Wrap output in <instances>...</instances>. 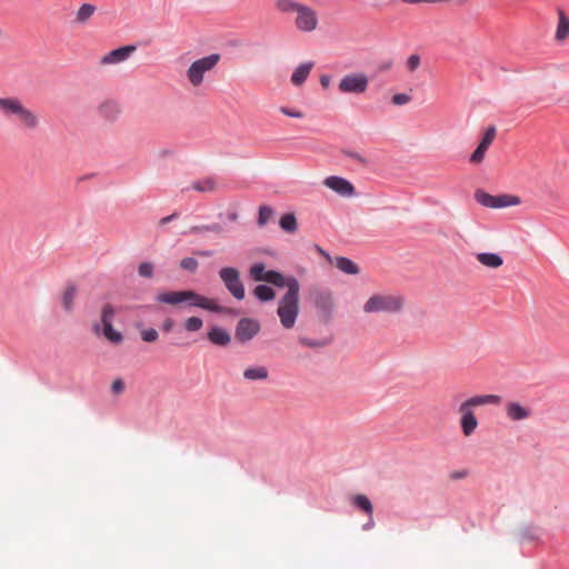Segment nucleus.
Instances as JSON below:
<instances>
[{"label":"nucleus","mask_w":569,"mask_h":569,"mask_svg":"<svg viewBox=\"0 0 569 569\" xmlns=\"http://www.w3.org/2000/svg\"><path fill=\"white\" fill-rule=\"evenodd\" d=\"M77 293V287L73 283L67 286L62 293V307L66 311H71L73 308V300Z\"/></svg>","instance_id":"obj_26"},{"label":"nucleus","mask_w":569,"mask_h":569,"mask_svg":"<svg viewBox=\"0 0 569 569\" xmlns=\"http://www.w3.org/2000/svg\"><path fill=\"white\" fill-rule=\"evenodd\" d=\"M156 301L167 305H180L186 302L190 307H197L226 316H237L239 313L237 309L220 306L217 300L204 297L193 290L160 292L156 296Z\"/></svg>","instance_id":"obj_1"},{"label":"nucleus","mask_w":569,"mask_h":569,"mask_svg":"<svg viewBox=\"0 0 569 569\" xmlns=\"http://www.w3.org/2000/svg\"><path fill=\"white\" fill-rule=\"evenodd\" d=\"M269 377L264 366L249 367L243 371V378L249 381L266 380Z\"/></svg>","instance_id":"obj_20"},{"label":"nucleus","mask_w":569,"mask_h":569,"mask_svg":"<svg viewBox=\"0 0 569 569\" xmlns=\"http://www.w3.org/2000/svg\"><path fill=\"white\" fill-rule=\"evenodd\" d=\"M267 272L262 262H256L249 269V276L253 281H266Z\"/></svg>","instance_id":"obj_27"},{"label":"nucleus","mask_w":569,"mask_h":569,"mask_svg":"<svg viewBox=\"0 0 569 569\" xmlns=\"http://www.w3.org/2000/svg\"><path fill=\"white\" fill-rule=\"evenodd\" d=\"M487 152V149L482 146L478 144L476 150L470 156V162L472 163H480L485 159V154Z\"/></svg>","instance_id":"obj_41"},{"label":"nucleus","mask_w":569,"mask_h":569,"mask_svg":"<svg viewBox=\"0 0 569 569\" xmlns=\"http://www.w3.org/2000/svg\"><path fill=\"white\" fill-rule=\"evenodd\" d=\"M316 247V250L322 256L325 257L328 261H331V257L330 254L325 251L321 247H319L318 244L315 246Z\"/></svg>","instance_id":"obj_52"},{"label":"nucleus","mask_w":569,"mask_h":569,"mask_svg":"<svg viewBox=\"0 0 569 569\" xmlns=\"http://www.w3.org/2000/svg\"><path fill=\"white\" fill-rule=\"evenodd\" d=\"M177 217H178V213H177V212H174V213H172V214H170V216L163 217V218L160 220V224H162V226H163V224H167V223H169L170 221H172L173 219H176Z\"/></svg>","instance_id":"obj_51"},{"label":"nucleus","mask_w":569,"mask_h":569,"mask_svg":"<svg viewBox=\"0 0 569 569\" xmlns=\"http://www.w3.org/2000/svg\"><path fill=\"white\" fill-rule=\"evenodd\" d=\"M506 415L513 421L525 420L530 417V410L519 402H508L506 406Z\"/></svg>","instance_id":"obj_17"},{"label":"nucleus","mask_w":569,"mask_h":569,"mask_svg":"<svg viewBox=\"0 0 569 569\" xmlns=\"http://www.w3.org/2000/svg\"><path fill=\"white\" fill-rule=\"evenodd\" d=\"M203 326V321L199 317H189L186 319L183 327L189 332L199 331Z\"/></svg>","instance_id":"obj_35"},{"label":"nucleus","mask_w":569,"mask_h":569,"mask_svg":"<svg viewBox=\"0 0 569 569\" xmlns=\"http://www.w3.org/2000/svg\"><path fill=\"white\" fill-rule=\"evenodd\" d=\"M331 78L329 74H322L320 77V84L322 88L327 89L330 84Z\"/></svg>","instance_id":"obj_50"},{"label":"nucleus","mask_w":569,"mask_h":569,"mask_svg":"<svg viewBox=\"0 0 569 569\" xmlns=\"http://www.w3.org/2000/svg\"><path fill=\"white\" fill-rule=\"evenodd\" d=\"M323 183L342 197H352L356 193L353 184L349 180L339 176L327 177Z\"/></svg>","instance_id":"obj_13"},{"label":"nucleus","mask_w":569,"mask_h":569,"mask_svg":"<svg viewBox=\"0 0 569 569\" xmlns=\"http://www.w3.org/2000/svg\"><path fill=\"white\" fill-rule=\"evenodd\" d=\"M99 112L104 119L114 120L120 113V108L114 101H106L100 104Z\"/></svg>","instance_id":"obj_22"},{"label":"nucleus","mask_w":569,"mask_h":569,"mask_svg":"<svg viewBox=\"0 0 569 569\" xmlns=\"http://www.w3.org/2000/svg\"><path fill=\"white\" fill-rule=\"evenodd\" d=\"M159 335L154 328H148L141 331V339L144 342H153L158 339Z\"/></svg>","instance_id":"obj_42"},{"label":"nucleus","mask_w":569,"mask_h":569,"mask_svg":"<svg viewBox=\"0 0 569 569\" xmlns=\"http://www.w3.org/2000/svg\"><path fill=\"white\" fill-rule=\"evenodd\" d=\"M253 295L258 300H260L262 302L271 301L276 297L274 290L267 284H258L253 289Z\"/></svg>","instance_id":"obj_25"},{"label":"nucleus","mask_w":569,"mask_h":569,"mask_svg":"<svg viewBox=\"0 0 569 569\" xmlns=\"http://www.w3.org/2000/svg\"><path fill=\"white\" fill-rule=\"evenodd\" d=\"M280 112L283 113L287 117H290V118H302L303 117L301 111L291 110V109H289L287 107H281L280 108Z\"/></svg>","instance_id":"obj_47"},{"label":"nucleus","mask_w":569,"mask_h":569,"mask_svg":"<svg viewBox=\"0 0 569 569\" xmlns=\"http://www.w3.org/2000/svg\"><path fill=\"white\" fill-rule=\"evenodd\" d=\"M221 59L219 53H211L193 61L187 70V78L193 87H199L204 79V73L217 67Z\"/></svg>","instance_id":"obj_7"},{"label":"nucleus","mask_w":569,"mask_h":569,"mask_svg":"<svg viewBox=\"0 0 569 569\" xmlns=\"http://www.w3.org/2000/svg\"><path fill=\"white\" fill-rule=\"evenodd\" d=\"M198 260L196 258H192V257H187V258H183L181 261H180V267L183 269V270H187L191 273L196 272V270L198 269Z\"/></svg>","instance_id":"obj_39"},{"label":"nucleus","mask_w":569,"mask_h":569,"mask_svg":"<svg viewBox=\"0 0 569 569\" xmlns=\"http://www.w3.org/2000/svg\"><path fill=\"white\" fill-rule=\"evenodd\" d=\"M496 137V127L490 126L486 129L479 144L488 150Z\"/></svg>","instance_id":"obj_36"},{"label":"nucleus","mask_w":569,"mask_h":569,"mask_svg":"<svg viewBox=\"0 0 569 569\" xmlns=\"http://www.w3.org/2000/svg\"><path fill=\"white\" fill-rule=\"evenodd\" d=\"M501 397L498 395H477L465 400L458 408L460 418V428L463 436L469 437L478 428V420L473 415V408L487 405H498Z\"/></svg>","instance_id":"obj_2"},{"label":"nucleus","mask_w":569,"mask_h":569,"mask_svg":"<svg viewBox=\"0 0 569 569\" xmlns=\"http://www.w3.org/2000/svg\"><path fill=\"white\" fill-rule=\"evenodd\" d=\"M478 261L489 268H499L502 266L503 260L498 253L481 252L477 254Z\"/></svg>","instance_id":"obj_19"},{"label":"nucleus","mask_w":569,"mask_h":569,"mask_svg":"<svg viewBox=\"0 0 569 569\" xmlns=\"http://www.w3.org/2000/svg\"><path fill=\"white\" fill-rule=\"evenodd\" d=\"M406 3L415 4V3H421L423 0H402Z\"/></svg>","instance_id":"obj_56"},{"label":"nucleus","mask_w":569,"mask_h":569,"mask_svg":"<svg viewBox=\"0 0 569 569\" xmlns=\"http://www.w3.org/2000/svg\"><path fill=\"white\" fill-rule=\"evenodd\" d=\"M273 216V209L269 206H260L257 223L260 227L266 226Z\"/></svg>","instance_id":"obj_31"},{"label":"nucleus","mask_w":569,"mask_h":569,"mask_svg":"<svg viewBox=\"0 0 569 569\" xmlns=\"http://www.w3.org/2000/svg\"><path fill=\"white\" fill-rule=\"evenodd\" d=\"M114 316V309L111 305H106L101 312V322L103 327L112 325V318Z\"/></svg>","instance_id":"obj_38"},{"label":"nucleus","mask_w":569,"mask_h":569,"mask_svg":"<svg viewBox=\"0 0 569 569\" xmlns=\"http://www.w3.org/2000/svg\"><path fill=\"white\" fill-rule=\"evenodd\" d=\"M411 97L407 93H396L392 96L391 101L396 106H403L410 102Z\"/></svg>","instance_id":"obj_43"},{"label":"nucleus","mask_w":569,"mask_h":569,"mask_svg":"<svg viewBox=\"0 0 569 569\" xmlns=\"http://www.w3.org/2000/svg\"><path fill=\"white\" fill-rule=\"evenodd\" d=\"M266 282L271 283L278 288H283L284 286L288 287V279H286L284 276L277 270H268Z\"/></svg>","instance_id":"obj_28"},{"label":"nucleus","mask_w":569,"mask_h":569,"mask_svg":"<svg viewBox=\"0 0 569 569\" xmlns=\"http://www.w3.org/2000/svg\"><path fill=\"white\" fill-rule=\"evenodd\" d=\"M103 336L111 341L112 343H121L123 341V336L121 332L113 329L112 325H107L103 327Z\"/></svg>","instance_id":"obj_32"},{"label":"nucleus","mask_w":569,"mask_h":569,"mask_svg":"<svg viewBox=\"0 0 569 569\" xmlns=\"http://www.w3.org/2000/svg\"><path fill=\"white\" fill-rule=\"evenodd\" d=\"M93 329H94V331H97V332H98V331H99V329H100V326H99L98 323H96V325L93 326Z\"/></svg>","instance_id":"obj_58"},{"label":"nucleus","mask_w":569,"mask_h":569,"mask_svg":"<svg viewBox=\"0 0 569 569\" xmlns=\"http://www.w3.org/2000/svg\"><path fill=\"white\" fill-rule=\"evenodd\" d=\"M0 113L6 119L14 121L21 129H33L36 126L34 113L18 98H0Z\"/></svg>","instance_id":"obj_4"},{"label":"nucleus","mask_w":569,"mask_h":569,"mask_svg":"<svg viewBox=\"0 0 569 569\" xmlns=\"http://www.w3.org/2000/svg\"><path fill=\"white\" fill-rule=\"evenodd\" d=\"M174 326V321L171 318H167L161 326L163 332H170Z\"/></svg>","instance_id":"obj_48"},{"label":"nucleus","mask_w":569,"mask_h":569,"mask_svg":"<svg viewBox=\"0 0 569 569\" xmlns=\"http://www.w3.org/2000/svg\"><path fill=\"white\" fill-rule=\"evenodd\" d=\"M475 199L481 206H483L486 208H492V209L513 207V206H518L520 203V199L517 196H512V194L492 196L483 190H477L475 192Z\"/></svg>","instance_id":"obj_10"},{"label":"nucleus","mask_w":569,"mask_h":569,"mask_svg":"<svg viewBox=\"0 0 569 569\" xmlns=\"http://www.w3.org/2000/svg\"><path fill=\"white\" fill-rule=\"evenodd\" d=\"M448 0H423V2H430V3H436V2H447Z\"/></svg>","instance_id":"obj_57"},{"label":"nucleus","mask_w":569,"mask_h":569,"mask_svg":"<svg viewBox=\"0 0 569 569\" xmlns=\"http://www.w3.org/2000/svg\"><path fill=\"white\" fill-rule=\"evenodd\" d=\"M124 390V382L122 379L120 378H117L113 380L112 385H111V391L114 393V395H119L121 393L122 391Z\"/></svg>","instance_id":"obj_46"},{"label":"nucleus","mask_w":569,"mask_h":569,"mask_svg":"<svg viewBox=\"0 0 569 569\" xmlns=\"http://www.w3.org/2000/svg\"><path fill=\"white\" fill-rule=\"evenodd\" d=\"M280 227L287 232H295L298 229L297 219L293 213H284L280 218Z\"/></svg>","instance_id":"obj_29"},{"label":"nucleus","mask_w":569,"mask_h":569,"mask_svg":"<svg viewBox=\"0 0 569 569\" xmlns=\"http://www.w3.org/2000/svg\"><path fill=\"white\" fill-rule=\"evenodd\" d=\"M336 267L346 274L359 273V267L347 257H338L336 259Z\"/></svg>","instance_id":"obj_23"},{"label":"nucleus","mask_w":569,"mask_h":569,"mask_svg":"<svg viewBox=\"0 0 569 569\" xmlns=\"http://www.w3.org/2000/svg\"><path fill=\"white\" fill-rule=\"evenodd\" d=\"M219 277L223 282L226 289L230 295L237 299L242 300L246 296L244 286L240 279V272L234 267H222L219 270Z\"/></svg>","instance_id":"obj_9"},{"label":"nucleus","mask_w":569,"mask_h":569,"mask_svg":"<svg viewBox=\"0 0 569 569\" xmlns=\"http://www.w3.org/2000/svg\"><path fill=\"white\" fill-rule=\"evenodd\" d=\"M238 219V213L237 212H229L228 213V220L229 221H236Z\"/></svg>","instance_id":"obj_54"},{"label":"nucleus","mask_w":569,"mask_h":569,"mask_svg":"<svg viewBox=\"0 0 569 569\" xmlns=\"http://www.w3.org/2000/svg\"><path fill=\"white\" fill-rule=\"evenodd\" d=\"M348 158L361 163L362 166H367L368 161L365 157H362L360 153L355 151H345L343 152Z\"/></svg>","instance_id":"obj_45"},{"label":"nucleus","mask_w":569,"mask_h":569,"mask_svg":"<svg viewBox=\"0 0 569 569\" xmlns=\"http://www.w3.org/2000/svg\"><path fill=\"white\" fill-rule=\"evenodd\" d=\"M391 66H392V62H391V61H388V62L382 63V64L379 67V69H380V70H387V69H389Z\"/></svg>","instance_id":"obj_55"},{"label":"nucleus","mask_w":569,"mask_h":569,"mask_svg":"<svg viewBox=\"0 0 569 569\" xmlns=\"http://www.w3.org/2000/svg\"><path fill=\"white\" fill-rule=\"evenodd\" d=\"M197 254H199L201 257H211L213 254V252L211 250H201V251H197Z\"/></svg>","instance_id":"obj_53"},{"label":"nucleus","mask_w":569,"mask_h":569,"mask_svg":"<svg viewBox=\"0 0 569 569\" xmlns=\"http://www.w3.org/2000/svg\"><path fill=\"white\" fill-rule=\"evenodd\" d=\"M153 270L154 268L151 262H142L138 267V273L142 278H152Z\"/></svg>","instance_id":"obj_40"},{"label":"nucleus","mask_w":569,"mask_h":569,"mask_svg":"<svg viewBox=\"0 0 569 569\" xmlns=\"http://www.w3.org/2000/svg\"><path fill=\"white\" fill-rule=\"evenodd\" d=\"M300 286L296 278L288 279V290L279 301L278 316L283 328L291 329L299 315Z\"/></svg>","instance_id":"obj_3"},{"label":"nucleus","mask_w":569,"mask_h":569,"mask_svg":"<svg viewBox=\"0 0 569 569\" xmlns=\"http://www.w3.org/2000/svg\"><path fill=\"white\" fill-rule=\"evenodd\" d=\"M420 66V57L418 54H411L407 59V68L410 72H413Z\"/></svg>","instance_id":"obj_44"},{"label":"nucleus","mask_w":569,"mask_h":569,"mask_svg":"<svg viewBox=\"0 0 569 569\" xmlns=\"http://www.w3.org/2000/svg\"><path fill=\"white\" fill-rule=\"evenodd\" d=\"M403 307V299L396 295H373L363 306V311L367 313H396L401 311Z\"/></svg>","instance_id":"obj_5"},{"label":"nucleus","mask_w":569,"mask_h":569,"mask_svg":"<svg viewBox=\"0 0 569 569\" xmlns=\"http://www.w3.org/2000/svg\"><path fill=\"white\" fill-rule=\"evenodd\" d=\"M313 66V61H307L299 64L291 74V83L296 87L302 86L309 77Z\"/></svg>","instance_id":"obj_16"},{"label":"nucleus","mask_w":569,"mask_h":569,"mask_svg":"<svg viewBox=\"0 0 569 569\" xmlns=\"http://www.w3.org/2000/svg\"><path fill=\"white\" fill-rule=\"evenodd\" d=\"M368 517V521L362 526V530L365 531L371 530L375 527L373 515Z\"/></svg>","instance_id":"obj_49"},{"label":"nucleus","mask_w":569,"mask_h":569,"mask_svg":"<svg viewBox=\"0 0 569 569\" xmlns=\"http://www.w3.org/2000/svg\"><path fill=\"white\" fill-rule=\"evenodd\" d=\"M558 24L555 33V39L559 42L569 38V18L562 10H558Z\"/></svg>","instance_id":"obj_18"},{"label":"nucleus","mask_w":569,"mask_h":569,"mask_svg":"<svg viewBox=\"0 0 569 569\" xmlns=\"http://www.w3.org/2000/svg\"><path fill=\"white\" fill-rule=\"evenodd\" d=\"M310 303L316 309L318 318L323 323H329L332 319L335 302L332 292L328 289H313L310 291Z\"/></svg>","instance_id":"obj_6"},{"label":"nucleus","mask_w":569,"mask_h":569,"mask_svg":"<svg viewBox=\"0 0 569 569\" xmlns=\"http://www.w3.org/2000/svg\"><path fill=\"white\" fill-rule=\"evenodd\" d=\"M368 87L369 78L363 72L347 73L338 83V90L345 94H362L368 90Z\"/></svg>","instance_id":"obj_8"},{"label":"nucleus","mask_w":569,"mask_h":569,"mask_svg":"<svg viewBox=\"0 0 569 569\" xmlns=\"http://www.w3.org/2000/svg\"><path fill=\"white\" fill-rule=\"evenodd\" d=\"M190 189L198 192L213 191L216 189V179L212 177H207L204 179L193 181L190 186ZM187 190H189V188Z\"/></svg>","instance_id":"obj_24"},{"label":"nucleus","mask_w":569,"mask_h":569,"mask_svg":"<svg viewBox=\"0 0 569 569\" xmlns=\"http://www.w3.org/2000/svg\"><path fill=\"white\" fill-rule=\"evenodd\" d=\"M299 343L305 347H308V348H320V347L327 346L329 343V341L326 339L319 340V339H311L308 337H300Z\"/></svg>","instance_id":"obj_37"},{"label":"nucleus","mask_w":569,"mask_h":569,"mask_svg":"<svg viewBox=\"0 0 569 569\" xmlns=\"http://www.w3.org/2000/svg\"><path fill=\"white\" fill-rule=\"evenodd\" d=\"M302 3L292 0H277L276 7L281 12H297Z\"/></svg>","instance_id":"obj_30"},{"label":"nucleus","mask_w":569,"mask_h":569,"mask_svg":"<svg viewBox=\"0 0 569 569\" xmlns=\"http://www.w3.org/2000/svg\"><path fill=\"white\" fill-rule=\"evenodd\" d=\"M222 227L219 223L193 226L190 228L191 233L216 232L220 233Z\"/></svg>","instance_id":"obj_34"},{"label":"nucleus","mask_w":569,"mask_h":569,"mask_svg":"<svg viewBox=\"0 0 569 569\" xmlns=\"http://www.w3.org/2000/svg\"><path fill=\"white\" fill-rule=\"evenodd\" d=\"M261 330L260 322L254 318H241L234 329V338L239 343L250 342Z\"/></svg>","instance_id":"obj_11"},{"label":"nucleus","mask_w":569,"mask_h":569,"mask_svg":"<svg viewBox=\"0 0 569 569\" xmlns=\"http://www.w3.org/2000/svg\"><path fill=\"white\" fill-rule=\"evenodd\" d=\"M207 338L212 345L219 347H226L231 341L228 330L219 326H212L207 333Z\"/></svg>","instance_id":"obj_15"},{"label":"nucleus","mask_w":569,"mask_h":569,"mask_svg":"<svg viewBox=\"0 0 569 569\" xmlns=\"http://www.w3.org/2000/svg\"><path fill=\"white\" fill-rule=\"evenodd\" d=\"M296 13V27L298 30L302 32H311L316 30L318 26V17L313 9L302 4Z\"/></svg>","instance_id":"obj_12"},{"label":"nucleus","mask_w":569,"mask_h":569,"mask_svg":"<svg viewBox=\"0 0 569 569\" xmlns=\"http://www.w3.org/2000/svg\"><path fill=\"white\" fill-rule=\"evenodd\" d=\"M134 51H136V46H132V44L113 49L101 58L100 63L101 64H116V63L123 62Z\"/></svg>","instance_id":"obj_14"},{"label":"nucleus","mask_w":569,"mask_h":569,"mask_svg":"<svg viewBox=\"0 0 569 569\" xmlns=\"http://www.w3.org/2000/svg\"><path fill=\"white\" fill-rule=\"evenodd\" d=\"M96 11V7L90 3H83L77 12V21H87Z\"/></svg>","instance_id":"obj_33"},{"label":"nucleus","mask_w":569,"mask_h":569,"mask_svg":"<svg viewBox=\"0 0 569 569\" xmlns=\"http://www.w3.org/2000/svg\"><path fill=\"white\" fill-rule=\"evenodd\" d=\"M351 505L367 516L373 515V506L366 495H356L351 500Z\"/></svg>","instance_id":"obj_21"}]
</instances>
